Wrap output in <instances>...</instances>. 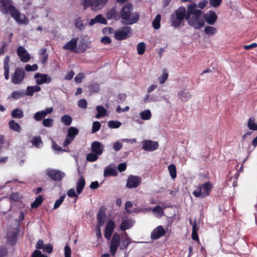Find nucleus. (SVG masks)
<instances>
[{
	"instance_id": "nucleus-49",
	"label": "nucleus",
	"mask_w": 257,
	"mask_h": 257,
	"mask_svg": "<svg viewBox=\"0 0 257 257\" xmlns=\"http://www.w3.org/2000/svg\"><path fill=\"white\" fill-rule=\"evenodd\" d=\"M101 127V124L99 121H94L93 122L92 127V133H95L98 132Z\"/></svg>"
},
{
	"instance_id": "nucleus-8",
	"label": "nucleus",
	"mask_w": 257,
	"mask_h": 257,
	"mask_svg": "<svg viewBox=\"0 0 257 257\" xmlns=\"http://www.w3.org/2000/svg\"><path fill=\"white\" fill-rule=\"evenodd\" d=\"M142 183V178L138 176L130 175L127 179L126 187L127 188H135L139 186Z\"/></svg>"
},
{
	"instance_id": "nucleus-12",
	"label": "nucleus",
	"mask_w": 257,
	"mask_h": 257,
	"mask_svg": "<svg viewBox=\"0 0 257 257\" xmlns=\"http://www.w3.org/2000/svg\"><path fill=\"white\" fill-rule=\"evenodd\" d=\"M115 228V223L112 220H108L105 227L104 237L107 240H110Z\"/></svg>"
},
{
	"instance_id": "nucleus-37",
	"label": "nucleus",
	"mask_w": 257,
	"mask_h": 257,
	"mask_svg": "<svg viewBox=\"0 0 257 257\" xmlns=\"http://www.w3.org/2000/svg\"><path fill=\"white\" fill-rule=\"evenodd\" d=\"M31 142L33 145L37 148H40L41 146L43 144L42 140L40 136L34 137Z\"/></svg>"
},
{
	"instance_id": "nucleus-60",
	"label": "nucleus",
	"mask_w": 257,
	"mask_h": 257,
	"mask_svg": "<svg viewBox=\"0 0 257 257\" xmlns=\"http://www.w3.org/2000/svg\"><path fill=\"white\" fill-rule=\"evenodd\" d=\"M84 77V74L83 73H80L75 77L74 80L76 83H79L81 82Z\"/></svg>"
},
{
	"instance_id": "nucleus-55",
	"label": "nucleus",
	"mask_w": 257,
	"mask_h": 257,
	"mask_svg": "<svg viewBox=\"0 0 257 257\" xmlns=\"http://www.w3.org/2000/svg\"><path fill=\"white\" fill-rule=\"evenodd\" d=\"M87 49V45L84 42H82L80 44H79V47L78 49H77L78 51V53L79 52H84Z\"/></svg>"
},
{
	"instance_id": "nucleus-19",
	"label": "nucleus",
	"mask_w": 257,
	"mask_h": 257,
	"mask_svg": "<svg viewBox=\"0 0 257 257\" xmlns=\"http://www.w3.org/2000/svg\"><path fill=\"white\" fill-rule=\"evenodd\" d=\"M91 148L92 152L100 155L103 152L104 146L100 142L95 141L92 143Z\"/></svg>"
},
{
	"instance_id": "nucleus-56",
	"label": "nucleus",
	"mask_w": 257,
	"mask_h": 257,
	"mask_svg": "<svg viewBox=\"0 0 257 257\" xmlns=\"http://www.w3.org/2000/svg\"><path fill=\"white\" fill-rule=\"evenodd\" d=\"M78 105L82 108H86L87 106V101L84 99H80L78 102Z\"/></svg>"
},
{
	"instance_id": "nucleus-31",
	"label": "nucleus",
	"mask_w": 257,
	"mask_h": 257,
	"mask_svg": "<svg viewBox=\"0 0 257 257\" xmlns=\"http://www.w3.org/2000/svg\"><path fill=\"white\" fill-rule=\"evenodd\" d=\"M117 174L116 170L112 168H106L104 171V176L105 177L116 176L117 175Z\"/></svg>"
},
{
	"instance_id": "nucleus-16",
	"label": "nucleus",
	"mask_w": 257,
	"mask_h": 257,
	"mask_svg": "<svg viewBox=\"0 0 257 257\" xmlns=\"http://www.w3.org/2000/svg\"><path fill=\"white\" fill-rule=\"evenodd\" d=\"M17 53L23 62H28L30 60V56L23 47L19 46L17 49Z\"/></svg>"
},
{
	"instance_id": "nucleus-54",
	"label": "nucleus",
	"mask_w": 257,
	"mask_h": 257,
	"mask_svg": "<svg viewBox=\"0 0 257 257\" xmlns=\"http://www.w3.org/2000/svg\"><path fill=\"white\" fill-rule=\"evenodd\" d=\"M8 255V249L7 247L0 246V257H5Z\"/></svg>"
},
{
	"instance_id": "nucleus-50",
	"label": "nucleus",
	"mask_w": 257,
	"mask_h": 257,
	"mask_svg": "<svg viewBox=\"0 0 257 257\" xmlns=\"http://www.w3.org/2000/svg\"><path fill=\"white\" fill-rule=\"evenodd\" d=\"M83 6L84 10L89 7L92 9V8L94 7V1L93 2L92 0H84Z\"/></svg>"
},
{
	"instance_id": "nucleus-29",
	"label": "nucleus",
	"mask_w": 257,
	"mask_h": 257,
	"mask_svg": "<svg viewBox=\"0 0 257 257\" xmlns=\"http://www.w3.org/2000/svg\"><path fill=\"white\" fill-rule=\"evenodd\" d=\"M10 128L17 132H20L21 131V127L19 123L15 122L14 120H11L9 122Z\"/></svg>"
},
{
	"instance_id": "nucleus-35",
	"label": "nucleus",
	"mask_w": 257,
	"mask_h": 257,
	"mask_svg": "<svg viewBox=\"0 0 257 257\" xmlns=\"http://www.w3.org/2000/svg\"><path fill=\"white\" fill-rule=\"evenodd\" d=\"M247 127L250 130L257 131V123H255V119L253 117L249 118L247 122Z\"/></svg>"
},
{
	"instance_id": "nucleus-6",
	"label": "nucleus",
	"mask_w": 257,
	"mask_h": 257,
	"mask_svg": "<svg viewBox=\"0 0 257 257\" xmlns=\"http://www.w3.org/2000/svg\"><path fill=\"white\" fill-rule=\"evenodd\" d=\"M25 77V72L21 67L15 69L14 73L12 75V82L15 84L21 83Z\"/></svg>"
},
{
	"instance_id": "nucleus-36",
	"label": "nucleus",
	"mask_w": 257,
	"mask_h": 257,
	"mask_svg": "<svg viewBox=\"0 0 257 257\" xmlns=\"http://www.w3.org/2000/svg\"><path fill=\"white\" fill-rule=\"evenodd\" d=\"M168 170L170 175L172 179H174L177 176L176 168L175 165L170 164L168 166Z\"/></svg>"
},
{
	"instance_id": "nucleus-52",
	"label": "nucleus",
	"mask_w": 257,
	"mask_h": 257,
	"mask_svg": "<svg viewBox=\"0 0 257 257\" xmlns=\"http://www.w3.org/2000/svg\"><path fill=\"white\" fill-rule=\"evenodd\" d=\"M100 89V86L98 83H93L89 86V90L93 92H97Z\"/></svg>"
},
{
	"instance_id": "nucleus-40",
	"label": "nucleus",
	"mask_w": 257,
	"mask_h": 257,
	"mask_svg": "<svg viewBox=\"0 0 257 257\" xmlns=\"http://www.w3.org/2000/svg\"><path fill=\"white\" fill-rule=\"evenodd\" d=\"M137 49L138 54L141 55L144 54L146 50V45L145 43H139L137 45Z\"/></svg>"
},
{
	"instance_id": "nucleus-30",
	"label": "nucleus",
	"mask_w": 257,
	"mask_h": 257,
	"mask_svg": "<svg viewBox=\"0 0 257 257\" xmlns=\"http://www.w3.org/2000/svg\"><path fill=\"white\" fill-rule=\"evenodd\" d=\"M11 115L13 118H21L24 116V112L22 109L17 108L12 111Z\"/></svg>"
},
{
	"instance_id": "nucleus-5",
	"label": "nucleus",
	"mask_w": 257,
	"mask_h": 257,
	"mask_svg": "<svg viewBox=\"0 0 257 257\" xmlns=\"http://www.w3.org/2000/svg\"><path fill=\"white\" fill-rule=\"evenodd\" d=\"M133 30L130 27L124 26L121 27L114 33V38L118 41L125 40L131 37Z\"/></svg>"
},
{
	"instance_id": "nucleus-48",
	"label": "nucleus",
	"mask_w": 257,
	"mask_h": 257,
	"mask_svg": "<svg viewBox=\"0 0 257 257\" xmlns=\"http://www.w3.org/2000/svg\"><path fill=\"white\" fill-rule=\"evenodd\" d=\"M53 119L52 118H48L43 120V125L47 127H51L53 124Z\"/></svg>"
},
{
	"instance_id": "nucleus-39",
	"label": "nucleus",
	"mask_w": 257,
	"mask_h": 257,
	"mask_svg": "<svg viewBox=\"0 0 257 257\" xmlns=\"http://www.w3.org/2000/svg\"><path fill=\"white\" fill-rule=\"evenodd\" d=\"M141 118L144 120H149L152 116L151 112L149 109L144 110L140 113Z\"/></svg>"
},
{
	"instance_id": "nucleus-43",
	"label": "nucleus",
	"mask_w": 257,
	"mask_h": 257,
	"mask_svg": "<svg viewBox=\"0 0 257 257\" xmlns=\"http://www.w3.org/2000/svg\"><path fill=\"white\" fill-rule=\"evenodd\" d=\"M121 125V123L118 121L110 120L108 122V126L111 128H118Z\"/></svg>"
},
{
	"instance_id": "nucleus-45",
	"label": "nucleus",
	"mask_w": 257,
	"mask_h": 257,
	"mask_svg": "<svg viewBox=\"0 0 257 257\" xmlns=\"http://www.w3.org/2000/svg\"><path fill=\"white\" fill-rule=\"evenodd\" d=\"M65 197H66L65 195H62L61 196H60V197L59 198V199H57L55 201V204L53 206L54 209H56L59 207V206L61 205L62 202L64 201Z\"/></svg>"
},
{
	"instance_id": "nucleus-44",
	"label": "nucleus",
	"mask_w": 257,
	"mask_h": 257,
	"mask_svg": "<svg viewBox=\"0 0 257 257\" xmlns=\"http://www.w3.org/2000/svg\"><path fill=\"white\" fill-rule=\"evenodd\" d=\"M75 26L77 28L81 30L84 29L85 28L80 18H78L75 20Z\"/></svg>"
},
{
	"instance_id": "nucleus-27",
	"label": "nucleus",
	"mask_w": 257,
	"mask_h": 257,
	"mask_svg": "<svg viewBox=\"0 0 257 257\" xmlns=\"http://www.w3.org/2000/svg\"><path fill=\"white\" fill-rule=\"evenodd\" d=\"M179 98L182 101H187L191 96L190 93L185 90H182L178 94Z\"/></svg>"
},
{
	"instance_id": "nucleus-14",
	"label": "nucleus",
	"mask_w": 257,
	"mask_h": 257,
	"mask_svg": "<svg viewBox=\"0 0 257 257\" xmlns=\"http://www.w3.org/2000/svg\"><path fill=\"white\" fill-rule=\"evenodd\" d=\"M78 38H73L70 41L68 42L65 45L63 46L64 50H68L71 52L78 53L76 49Z\"/></svg>"
},
{
	"instance_id": "nucleus-38",
	"label": "nucleus",
	"mask_w": 257,
	"mask_h": 257,
	"mask_svg": "<svg viewBox=\"0 0 257 257\" xmlns=\"http://www.w3.org/2000/svg\"><path fill=\"white\" fill-rule=\"evenodd\" d=\"M25 96L24 91H14L12 93V97L14 99H18Z\"/></svg>"
},
{
	"instance_id": "nucleus-32",
	"label": "nucleus",
	"mask_w": 257,
	"mask_h": 257,
	"mask_svg": "<svg viewBox=\"0 0 257 257\" xmlns=\"http://www.w3.org/2000/svg\"><path fill=\"white\" fill-rule=\"evenodd\" d=\"M97 114H96V118H100L104 116L106 114V110L101 105H98L96 106Z\"/></svg>"
},
{
	"instance_id": "nucleus-21",
	"label": "nucleus",
	"mask_w": 257,
	"mask_h": 257,
	"mask_svg": "<svg viewBox=\"0 0 257 257\" xmlns=\"http://www.w3.org/2000/svg\"><path fill=\"white\" fill-rule=\"evenodd\" d=\"M18 231L13 230L10 231L7 235V241L8 243L14 246L16 244L17 241Z\"/></svg>"
},
{
	"instance_id": "nucleus-33",
	"label": "nucleus",
	"mask_w": 257,
	"mask_h": 257,
	"mask_svg": "<svg viewBox=\"0 0 257 257\" xmlns=\"http://www.w3.org/2000/svg\"><path fill=\"white\" fill-rule=\"evenodd\" d=\"M161 20V16L160 14L157 15L152 22L153 28L155 30H158L160 28V22Z\"/></svg>"
},
{
	"instance_id": "nucleus-61",
	"label": "nucleus",
	"mask_w": 257,
	"mask_h": 257,
	"mask_svg": "<svg viewBox=\"0 0 257 257\" xmlns=\"http://www.w3.org/2000/svg\"><path fill=\"white\" fill-rule=\"evenodd\" d=\"M32 257H47V256L43 254L38 250H35L32 254Z\"/></svg>"
},
{
	"instance_id": "nucleus-20",
	"label": "nucleus",
	"mask_w": 257,
	"mask_h": 257,
	"mask_svg": "<svg viewBox=\"0 0 257 257\" xmlns=\"http://www.w3.org/2000/svg\"><path fill=\"white\" fill-rule=\"evenodd\" d=\"M105 207L103 206H102L99 208L97 213V219L99 226L103 225L105 222V218L106 217L105 214Z\"/></svg>"
},
{
	"instance_id": "nucleus-25",
	"label": "nucleus",
	"mask_w": 257,
	"mask_h": 257,
	"mask_svg": "<svg viewBox=\"0 0 257 257\" xmlns=\"http://www.w3.org/2000/svg\"><path fill=\"white\" fill-rule=\"evenodd\" d=\"M85 185V181L83 176H81L76 184V191L78 194H80L83 191Z\"/></svg>"
},
{
	"instance_id": "nucleus-28",
	"label": "nucleus",
	"mask_w": 257,
	"mask_h": 257,
	"mask_svg": "<svg viewBox=\"0 0 257 257\" xmlns=\"http://www.w3.org/2000/svg\"><path fill=\"white\" fill-rule=\"evenodd\" d=\"M204 32L205 34L210 36L215 35L217 32V30L214 27L207 26L205 27Z\"/></svg>"
},
{
	"instance_id": "nucleus-42",
	"label": "nucleus",
	"mask_w": 257,
	"mask_h": 257,
	"mask_svg": "<svg viewBox=\"0 0 257 257\" xmlns=\"http://www.w3.org/2000/svg\"><path fill=\"white\" fill-rule=\"evenodd\" d=\"M98 154L93 152L89 153L86 156V160L87 161L93 162L98 159Z\"/></svg>"
},
{
	"instance_id": "nucleus-7",
	"label": "nucleus",
	"mask_w": 257,
	"mask_h": 257,
	"mask_svg": "<svg viewBox=\"0 0 257 257\" xmlns=\"http://www.w3.org/2000/svg\"><path fill=\"white\" fill-rule=\"evenodd\" d=\"M46 175L52 180L60 181L65 176V173L56 169H48L46 170Z\"/></svg>"
},
{
	"instance_id": "nucleus-34",
	"label": "nucleus",
	"mask_w": 257,
	"mask_h": 257,
	"mask_svg": "<svg viewBox=\"0 0 257 257\" xmlns=\"http://www.w3.org/2000/svg\"><path fill=\"white\" fill-rule=\"evenodd\" d=\"M43 201V198L41 195L37 197L35 201L31 204V207L32 208H37L41 205Z\"/></svg>"
},
{
	"instance_id": "nucleus-57",
	"label": "nucleus",
	"mask_w": 257,
	"mask_h": 257,
	"mask_svg": "<svg viewBox=\"0 0 257 257\" xmlns=\"http://www.w3.org/2000/svg\"><path fill=\"white\" fill-rule=\"evenodd\" d=\"M43 250L44 252H48V253H51L53 251V246L51 244H48L44 246V248H43Z\"/></svg>"
},
{
	"instance_id": "nucleus-9",
	"label": "nucleus",
	"mask_w": 257,
	"mask_h": 257,
	"mask_svg": "<svg viewBox=\"0 0 257 257\" xmlns=\"http://www.w3.org/2000/svg\"><path fill=\"white\" fill-rule=\"evenodd\" d=\"M79 131L75 127H70L68 130V133L65 140L63 142V146L66 147L70 144L78 134Z\"/></svg>"
},
{
	"instance_id": "nucleus-24",
	"label": "nucleus",
	"mask_w": 257,
	"mask_h": 257,
	"mask_svg": "<svg viewBox=\"0 0 257 257\" xmlns=\"http://www.w3.org/2000/svg\"><path fill=\"white\" fill-rule=\"evenodd\" d=\"M133 226V221L131 219L123 220L119 226V228L121 231H125L130 229Z\"/></svg>"
},
{
	"instance_id": "nucleus-15",
	"label": "nucleus",
	"mask_w": 257,
	"mask_h": 257,
	"mask_svg": "<svg viewBox=\"0 0 257 257\" xmlns=\"http://www.w3.org/2000/svg\"><path fill=\"white\" fill-rule=\"evenodd\" d=\"M166 231L162 225H159L155 228L151 234V238L153 240L158 239L164 236Z\"/></svg>"
},
{
	"instance_id": "nucleus-10",
	"label": "nucleus",
	"mask_w": 257,
	"mask_h": 257,
	"mask_svg": "<svg viewBox=\"0 0 257 257\" xmlns=\"http://www.w3.org/2000/svg\"><path fill=\"white\" fill-rule=\"evenodd\" d=\"M120 244V235L118 233L115 232L112 236L110 241V252L111 255L115 254L116 251Z\"/></svg>"
},
{
	"instance_id": "nucleus-17",
	"label": "nucleus",
	"mask_w": 257,
	"mask_h": 257,
	"mask_svg": "<svg viewBox=\"0 0 257 257\" xmlns=\"http://www.w3.org/2000/svg\"><path fill=\"white\" fill-rule=\"evenodd\" d=\"M53 108L52 107L46 108L45 110L36 112L34 116V118L36 121L42 120L46 115L52 112Z\"/></svg>"
},
{
	"instance_id": "nucleus-3",
	"label": "nucleus",
	"mask_w": 257,
	"mask_h": 257,
	"mask_svg": "<svg viewBox=\"0 0 257 257\" xmlns=\"http://www.w3.org/2000/svg\"><path fill=\"white\" fill-rule=\"evenodd\" d=\"M134 7L132 4L129 3L124 6L120 12V18L121 24L130 25L136 23L140 19V15L138 12L132 13Z\"/></svg>"
},
{
	"instance_id": "nucleus-64",
	"label": "nucleus",
	"mask_w": 257,
	"mask_h": 257,
	"mask_svg": "<svg viewBox=\"0 0 257 257\" xmlns=\"http://www.w3.org/2000/svg\"><path fill=\"white\" fill-rule=\"evenodd\" d=\"M65 250V257H71V250L70 247L66 245L64 247Z\"/></svg>"
},
{
	"instance_id": "nucleus-4",
	"label": "nucleus",
	"mask_w": 257,
	"mask_h": 257,
	"mask_svg": "<svg viewBox=\"0 0 257 257\" xmlns=\"http://www.w3.org/2000/svg\"><path fill=\"white\" fill-rule=\"evenodd\" d=\"M212 183L207 182L199 185L197 188L193 192V195L196 197L204 198L208 196L212 188Z\"/></svg>"
},
{
	"instance_id": "nucleus-53",
	"label": "nucleus",
	"mask_w": 257,
	"mask_h": 257,
	"mask_svg": "<svg viewBox=\"0 0 257 257\" xmlns=\"http://www.w3.org/2000/svg\"><path fill=\"white\" fill-rule=\"evenodd\" d=\"M131 243V240L129 238L123 239L122 240V245L120 247L121 249H124L127 248V246Z\"/></svg>"
},
{
	"instance_id": "nucleus-62",
	"label": "nucleus",
	"mask_w": 257,
	"mask_h": 257,
	"mask_svg": "<svg viewBox=\"0 0 257 257\" xmlns=\"http://www.w3.org/2000/svg\"><path fill=\"white\" fill-rule=\"evenodd\" d=\"M101 42L104 44H109L111 42V39L108 36H104L101 38Z\"/></svg>"
},
{
	"instance_id": "nucleus-23",
	"label": "nucleus",
	"mask_w": 257,
	"mask_h": 257,
	"mask_svg": "<svg viewBox=\"0 0 257 257\" xmlns=\"http://www.w3.org/2000/svg\"><path fill=\"white\" fill-rule=\"evenodd\" d=\"M9 61L10 56H6L4 60V69L5 78L6 80H8L9 79Z\"/></svg>"
},
{
	"instance_id": "nucleus-18",
	"label": "nucleus",
	"mask_w": 257,
	"mask_h": 257,
	"mask_svg": "<svg viewBox=\"0 0 257 257\" xmlns=\"http://www.w3.org/2000/svg\"><path fill=\"white\" fill-rule=\"evenodd\" d=\"M204 18L209 25H213L216 22L217 16L214 11H209L204 15Z\"/></svg>"
},
{
	"instance_id": "nucleus-26",
	"label": "nucleus",
	"mask_w": 257,
	"mask_h": 257,
	"mask_svg": "<svg viewBox=\"0 0 257 257\" xmlns=\"http://www.w3.org/2000/svg\"><path fill=\"white\" fill-rule=\"evenodd\" d=\"M108 0H94V7L92 8V11H97L104 7Z\"/></svg>"
},
{
	"instance_id": "nucleus-2",
	"label": "nucleus",
	"mask_w": 257,
	"mask_h": 257,
	"mask_svg": "<svg viewBox=\"0 0 257 257\" xmlns=\"http://www.w3.org/2000/svg\"><path fill=\"white\" fill-rule=\"evenodd\" d=\"M0 11L4 14H10L20 24H26L28 22L26 16L13 6L12 0H0Z\"/></svg>"
},
{
	"instance_id": "nucleus-13",
	"label": "nucleus",
	"mask_w": 257,
	"mask_h": 257,
	"mask_svg": "<svg viewBox=\"0 0 257 257\" xmlns=\"http://www.w3.org/2000/svg\"><path fill=\"white\" fill-rule=\"evenodd\" d=\"M159 147V144L157 142L151 140H145L143 143L142 149L147 151H154Z\"/></svg>"
},
{
	"instance_id": "nucleus-41",
	"label": "nucleus",
	"mask_w": 257,
	"mask_h": 257,
	"mask_svg": "<svg viewBox=\"0 0 257 257\" xmlns=\"http://www.w3.org/2000/svg\"><path fill=\"white\" fill-rule=\"evenodd\" d=\"M61 121L66 125H69L72 122L71 117L67 114L64 115L61 117Z\"/></svg>"
},
{
	"instance_id": "nucleus-47",
	"label": "nucleus",
	"mask_w": 257,
	"mask_h": 257,
	"mask_svg": "<svg viewBox=\"0 0 257 257\" xmlns=\"http://www.w3.org/2000/svg\"><path fill=\"white\" fill-rule=\"evenodd\" d=\"M95 20H96L97 23H100L104 25L107 24L106 20L100 14H99L95 17Z\"/></svg>"
},
{
	"instance_id": "nucleus-46",
	"label": "nucleus",
	"mask_w": 257,
	"mask_h": 257,
	"mask_svg": "<svg viewBox=\"0 0 257 257\" xmlns=\"http://www.w3.org/2000/svg\"><path fill=\"white\" fill-rule=\"evenodd\" d=\"M168 77V74L165 70H164L163 74L159 77L158 80L161 84H163L165 82Z\"/></svg>"
},
{
	"instance_id": "nucleus-58",
	"label": "nucleus",
	"mask_w": 257,
	"mask_h": 257,
	"mask_svg": "<svg viewBox=\"0 0 257 257\" xmlns=\"http://www.w3.org/2000/svg\"><path fill=\"white\" fill-rule=\"evenodd\" d=\"M34 91L32 86H29L27 87L26 92L25 93V96H32L33 95Z\"/></svg>"
},
{
	"instance_id": "nucleus-22",
	"label": "nucleus",
	"mask_w": 257,
	"mask_h": 257,
	"mask_svg": "<svg viewBox=\"0 0 257 257\" xmlns=\"http://www.w3.org/2000/svg\"><path fill=\"white\" fill-rule=\"evenodd\" d=\"M106 17L107 20L113 19L115 21H118L120 19L119 14L116 12L115 7L111 8L106 13Z\"/></svg>"
},
{
	"instance_id": "nucleus-11",
	"label": "nucleus",
	"mask_w": 257,
	"mask_h": 257,
	"mask_svg": "<svg viewBox=\"0 0 257 257\" xmlns=\"http://www.w3.org/2000/svg\"><path fill=\"white\" fill-rule=\"evenodd\" d=\"M34 78L36 79V82L38 85L49 83L52 80L51 77L47 74L37 73L34 75Z\"/></svg>"
},
{
	"instance_id": "nucleus-1",
	"label": "nucleus",
	"mask_w": 257,
	"mask_h": 257,
	"mask_svg": "<svg viewBox=\"0 0 257 257\" xmlns=\"http://www.w3.org/2000/svg\"><path fill=\"white\" fill-rule=\"evenodd\" d=\"M202 11L197 9V5H189L187 10L184 7H180L175 10L170 18L171 26L175 28H179L184 26V19L188 21L189 26L195 29H200L204 26V22L200 20Z\"/></svg>"
},
{
	"instance_id": "nucleus-59",
	"label": "nucleus",
	"mask_w": 257,
	"mask_h": 257,
	"mask_svg": "<svg viewBox=\"0 0 257 257\" xmlns=\"http://www.w3.org/2000/svg\"><path fill=\"white\" fill-rule=\"evenodd\" d=\"M122 147V143L119 142L118 141L115 142L113 144V148L115 151H119Z\"/></svg>"
},
{
	"instance_id": "nucleus-63",
	"label": "nucleus",
	"mask_w": 257,
	"mask_h": 257,
	"mask_svg": "<svg viewBox=\"0 0 257 257\" xmlns=\"http://www.w3.org/2000/svg\"><path fill=\"white\" fill-rule=\"evenodd\" d=\"M221 2L222 0H210V4L213 7H218Z\"/></svg>"
},
{
	"instance_id": "nucleus-51",
	"label": "nucleus",
	"mask_w": 257,
	"mask_h": 257,
	"mask_svg": "<svg viewBox=\"0 0 257 257\" xmlns=\"http://www.w3.org/2000/svg\"><path fill=\"white\" fill-rule=\"evenodd\" d=\"M38 69V66L37 64H35L33 65L30 64H27L25 66V70L27 71H35Z\"/></svg>"
}]
</instances>
